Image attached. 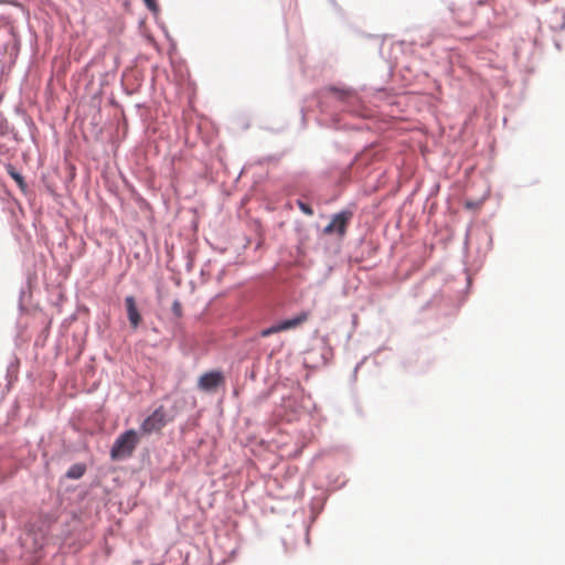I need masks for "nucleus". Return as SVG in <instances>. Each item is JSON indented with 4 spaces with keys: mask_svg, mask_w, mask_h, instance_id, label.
I'll list each match as a JSON object with an SVG mask.
<instances>
[{
    "mask_svg": "<svg viewBox=\"0 0 565 565\" xmlns=\"http://www.w3.org/2000/svg\"><path fill=\"white\" fill-rule=\"evenodd\" d=\"M139 444V436L135 429H128L120 434L115 440L111 449L110 457L113 460H120L128 458L132 455L137 445Z\"/></svg>",
    "mask_w": 565,
    "mask_h": 565,
    "instance_id": "1",
    "label": "nucleus"
},
{
    "mask_svg": "<svg viewBox=\"0 0 565 565\" xmlns=\"http://www.w3.org/2000/svg\"><path fill=\"white\" fill-rule=\"evenodd\" d=\"M167 411L164 406L156 408L140 425V431L143 435L159 433L168 424Z\"/></svg>",
    "mask_w": 565,
    "mask_h": 565,
    "instance_id": "2",
    "label": "nucleus"
},
{
    "mask_svg": "<svg viewBox=\"0 0 565 565\" xmlns=\"http://www.w3.org/2000/svg\"><path fill=\"white\" fill-rule=\"evenodd\" d=\"M309 317H310V312L302 311L291 319H286V320L280 321L269 328L263 329L260 331V337L267 338L277 332L296 329V328L300 327L301 324H303L305 322H307Z\"/></svg>",
    "mask_w": 565,
    "mask_h": 565,
    "instance_id": "3",
    "label": "nucleus"
},
{
    "mask_svg": "<svg viewBox=\"0 0 565 565\" xmlns=\"http://www.w3.org/2000/svg\"><path fill=\"white\" fill-rule=\"evenodd\" d=\"M351 217L352 213L348 211L335 214L331 222L323 228V233L327 235L338 233L340 237L344 236Z\"/></svg>",
    "mask_w": 565,
    "mask_h": 565,
    "instance_id": "4",
    "label": "nucleus"
},
{
    "mask_svg": "<svg viewBox=\"0 0 565 565\" xmlns=\"http://www.w3.org/2000/svg\"><path fill=\"white\" fill-rule=\"evenodd\" d=\"M224 382L220 371H211L202 374L198 381V387L204 392H213Z\"/></svg>",
    "mask_w": 565,
    "mask_h": 565,
    "instance_id": "5",
    "label": "nucleus"
},
{
    "mask_svg": "<svg viewBox=\"0 0 565 565\" xmlns=\"http://www.w3.org/2000/svg\"><path fill=\"white\" fill-rule=\"evenodd\" d=\"M125 306L127 310V317L132 329H137L141 322V316L139 313L137 302L134 296H127L125 298Z\"/></svg>",
    "mask_w": 565,
    "mask_h": 565,
    "instance_id": "6",
    "label": "nucleus"
},
{
    "mask_svg": "<svg viewBox=\"0 0 565 565\" xmlns=\"http://www.w3.org/2000/svg\"><path fill=\"white\" fill-rule=\"evenodd\" d=\"M85 472V467L82 465H74L67 471V477L72 479L81 478Z\"/></svg>",
    "mask_w": 565,
    "mask_h": 565,
    "instance_id": "7",
    "label": "nucleus"
},
{
    "mask_svg": "<svg viewBox=\"0 0 565 565\" xmlns=\"http://www.w3.org/2000/svg\"><path fill=\"white\" fill-rule=\"evenodd\" d=\"M297 205L298 207L301 210L302 213H305L306 215H313V210L311 209V206L302 201H298L297 202Z\"/></svg>",
    "mask_w": 565,
    "mask_h": 565,
    "instance_id": "8",
    "label": "nucleus"
},
{
    "mask_svg": "<svg viewBox=\"0 0 565 565\" xmlns=\"http://www.w3.org/2000/svg\"><path fill=\"white\" fill-rule=\"evenodd\" d=\"M10 175L13 178V180H15V181H17V183L19 184V186H20L21 189H24V188H25V183H24L23 178H22V175H21L20 173H18V172H15V171L11 170V171H10Z\"/></svg>",
    "mask_w": 565,
    "mask_h": 565,
    "instance_id": "9",
    "label": "nucleus"
},
{
    "mask_svg": "<svg viewBox=\"0 0 565 565\" xmlns=\"http://www.w3.org/2000/svg\"><path fill=\"white\" fill-rule=\"evenodd\" d=\"M145 4L147 6V8L151 11H157L158 10V3H157V0H143Z\"/></svg>",
    "mask_w": 565,
    "mask_h": 565,
    "instance_id": "10",
    "label": "nucleus"
},
{
    "mask_svg": "<svg viewBox=\"0 0 565 565\" xmlns=\"http://www.w3.org/2000/svg\"><path fill=\"white\" fill-rule=\"evenodd\" d=\"M172 309H173V312L177 315V316H180L181 315V305L180 302L175 301L172 306Z\"/></svg>",
    "mask_w": 565,
    "mask_h": 565,
    "instance_id": "11",
    "label": "nucleus"
},
{
    "mask_svg": "<svg viewBox=\"0 0 565 565\" xmlns=\"http://www.w3.org/2000/svg\"><path fill=\"white\" fill-rule=\"evenodd\" d=\"M331 90L334 92V93H339L341 95V97H344V96L349 95V92L339 90V89H337L334 87H332Z\"/></svg>",
    "mask_w": 565,
    "mask_h": 565,
    "instance_id": "12",
    "label": "nucleus"
}]
</instances>
